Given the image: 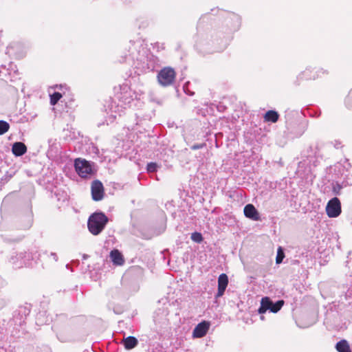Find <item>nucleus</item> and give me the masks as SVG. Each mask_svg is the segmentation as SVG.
Returning <instances> with one entry per match:
<instances>
[{
    "label": "nucleus",
    "mask_w": 352,
    "mask_h": 352,
    "mask_svg": "<svg viewBox=\"0 0 352 352\" xmlns=\"http://www.w3.org/2000/svg\"><path fill=\"white\" fill-rule=\"evenodd\" d=\"M308 70H309V69H307L306 71L303 72L302 73V74H301V75H302V76H303V77H305L306 79H310V78H311V77L307 76V73Z\"/></svg>",
    "instance_id": "2f4dec72"
},
{
    "label": "nucleus",
    "mask_w": 352,
    "mask_h": 352,
    "mask_svg": "<svg viewBox=\"0 0 352 352\" xmlns=\"http://www.w3.org/2000/svg\"><path fill=\"white\" fill-rule=\"evenodd\" d=\"M203 241V237L201 234L199 232V243Z\"/></svg>",
    "instance_id": "c9c22d12"
},
{
    "label": "nucleus",
    "mask_w": 352,
    "mask_h": 352,
    "mask_svg": "<svg viewBox=\"0 0 352 352\" xmlns=\"http://www.w3.org/2000/svg\"><path fill=\"white\" fill-rule=\"evenodd\" d=\"M321 292L325 297L331 296L342 297L344 294V298H347V292H346V287L344 285L340 286L336 283H323L320 285Z\"/></svg>",
    "instance_id": "f03ea898"
},
{
    "label": "nucleus",
    "mask_w": 352,
    "mask_h": 352,
    "mask_svg": "<svg viewBox=\"0 0 352 352\" xmlns=\"http://www.w3.org/2000/svg\"><path fill=\"white\" fill-rule=\"evenodd\" d=\"M191 239L195 243H198V232L195 231L192 233Z\"/></svg>",
    "instance_id": "bb28decb"
},
{
    "label": "nucleus",
    "mask_w": 352,
    "mask_h": 352,
    "mask_svg": "<svg viewBox=\"0 0 352 352\" xmlns=\"http://www.w3.org/2000/svg\"><path fill=\"white\" fill-rule=\"evenodd\" d=\"M25 252L21 253H15L14 255H12L10 258V263L13 265L14 268H21L23 265H26L27 259Z\"/></svg>",
    "instance_id": "0eeeda50"
},
{
    "label": "nucleus",
    "mask_w": 352,
    "mask_h": 352,
    "mask_svg": "<svg viewBox=\"0 0 352 352\" xmlns=\"http://www.w3.org/2000/svg\"><path fill=\"white\" fill-rule=\"evenodd\" d=\"M269 309L268 297H264L261 299V306L258 308V313L263 314L265 313Z\"/></svg>",
    "instance_id": "a211bd4d"
},
{
    "label": "nucleus",
    "mask_w": 352,
    "mask_h": 352,
    "mask_svg": "<svg viewBox=\"0 0 352 352\" xmlns=\"http://www.w3.org/2000/svg\"><path fill=\"white\" fill-rule=\"evenodd\" d=\"M184 91H185L187 94H188V95H190V96H192V95L194 94V93H193V92H192V91H189V90L188 89V85H187V84H186V85H185L184 86Z\"/></svg>",
    "instance_id": "c756f323"
},
{
    "label": "nucleus",
    "mask_w": 352,
    "mask_h": 352,
    "mask_svg": "<svg viewBox=\"0 0 352 352\" xmlns=\"http://www.w3.org/2000/svg\"><path fill=\"white\" fill-rule=\"evenodd\" d=\"M74 167L76 173L81 177H87L92 174V168L90 163L86 160L80 158L76 159L74 161Z\"/></svg>",
    "instance_id": "20e7f679"
},
{
    "label": "nucleus",
    "mask_w": 352,
    "mask_h": 352,
    "mask_svg": "<svg viewBox=\"0 0 352 352\" xmlns=\"http://www.w3.org/2000/svg\"><path fill=\"white\" fill-rule=\"evenodd\" d=\"M261 320H263V319H264V318H263V316H261Z\"/></svg>",
    "instance_id": "58836bf2"
},
{
    "label": "nucleus",
    "mask_w": 352,
    "mask_h": 352,
    "mask_svg": "<svg viewBox=\"0 0 352 352\" xmlns=\"http://www.w3.org/2000/svg\"><path fill=\"white\" fill-rule=\"evenodd\" d=\"M62 94L59 92H54L53 94L50 95V103L52 105L56 104L58 101L61 98Z\"/></svg>",
    "instance_id": "4be33fe9"
},
{
    "label": "nucleus",
    "mask_w": 352,
    "mask_h": 352,
    "mask_svg": "<svg viewBox=\"0 0 352 352\" xmlns=\"http://www.w3.org/2000/svg\"><path fill=\"white\" fill-rule=\"evenodd\" d=\"M210 327V322L206 320L199 322V338L204 337Z\"/></svg>",
    "instance_id": "dca6fc26"
},
{
    "label": "nucleus",
    "mask_w": 352,
    "mask_h": 352,
    "mask_svg": "<svg viewBox=\"0 0 352 352\" xmlns=\"http://www.w3.org/2000/svg\"><path fill=\"white\" fill-rule=\"evenodd\" d=\"M320 113H320V111H319V112H316V113H315L314 114H313L312 116H314V117L318 118V117H319V116H320Z\"/></svg>",
    "instance_id": "72a5a7b5"
},
{
    "label": "nucleus",
    "mask_w": 352,
    "mask_h": 352,
    "mask_svg": "<svg viewBox=\"0 0 352 352\" xmlns=\"http://www.w3.org/2000/svg\"><path fill=\"white\" fill-rule=\"evenodd\" d=\"M159 59L158 58L151 55L150 57H148V69L151 71H153L155 69L156 67L159 65Z\"/></svg>",
    "instance_id": "f3484780"
},
{
    "label": "nucleus",
    "mask_w": 352,
    "mask_h": 352,
    "mask_svg": "<svg viewBox=\"0 0 352 352\" xmlns=\"http://www.w3.org/2000/svg\"><path fill=\"white\" fill-rule=\"evenodd\" d=\"M336 349L338 352H351L349 344L345 340H342L337 342Z\"/></svg>",
    "instance_id": "2eb2a0df"
},
{
    "label": "nucleus",
    "mask_w": 352,
    "mask_h": 352,
    "mask_svg": "<svg viewBox=\"0 0 352 352\" xmlns=\"http://www.w3.org/2000/svg\"><path fill=\"white\" fill-rule=\"evenodd\" d=\"M307 122H301L299 124V131L296 133L297 136L302 135L307 129Z\"/></svg>",
    "instance_id": "393cba45"
},
{
    "label": "nucleus",
    "mask_w": 352,
    "mask_h": 352,
    "mask_svg": "<svg viewBox=\"0 0 352 352\" xmlns=\"http://www.w3.org/2000/svg\"><path fill=\"white\" fill-rule=\"evenodd\" d=\"M278 118L279 114L278 113L277 111L274 110L267 111L264 116V119L265 121L271 122L273 123L276 122L278 120Z\"/></svg>",
    "instance_id": "4468645a"
},
{
    "label": "nucleus",
    "mask_w": 352,
    "mask_h": 352,
    "mask_svg": "<svg viewBox=\"0 0 352 352\" xmlns=\"http://www.w3.org/2000/svg\"><path fill=\"white\" fill-rule=\"evenodd\" d=\"M338 313L333 311L332 309L327 310L325 314L324 323H330L334 321V318L336 317Z\"/></svg>",
    "instance_id": "6ab92c4d"
},
{
    "label": "nucleus",
    "mask_w": 352,
    "mask_h": 352,
    "mask_svg": "<svg viewBox=\"0 0 352 352\" xmlns=\"http://www.w3.org/2000/svg\"><path fill=\"white\" fill-rule=\"evenodd\" d=\"M4 348V342L1 340H0V350L3 349Z\"/></svg>",
    "instance_id": "473e14b6"
},
{
    "label": "nucleus",
    "mask_w": 352,
    "mask_h": 352,
    "mask_svg": "<svg viewBox=\"0 0 352 352\" xmlns=\"http://www.w3.org/2000/svg\"><path fill=\"white\" fill-rule=\"evenodd\" d=\"M228 285V277L223 273L221 274L218 278V290L215 295L216 298L222 296L224 294L226 287Z\"/></svg>",
    "instance_id": "1a4fd4ad"
},
{
    "label": "nucleus",
    "mask_w": 352,
    "mask_h": 352,
    "mask_svg": "<svg viewBox=\"0 0 352 352\" xmlns=\"http://www.w3.org/2000/svg\"><path fill=\"white\" fill-rule=\"evenodd\" d=\"M268 302H269L268 310L272 313H277L282 308V307L284 305L283 300H278L274 302L269 297H268Z\"/></svg>",
    "instance_id": "f8f14e48"
},
{
    "label": "nucleus",
    "mask_w": 352,
    "mask_h": 352,
    "mask_svg": "<svg viewBox=\"0 0 352 352\" xmlns=\"http://www.w3.org/2000/svg\"><path fill=\"white\" fill-rule=\"evenodd\" d=\"M243 212L244 215L251 220L259 221L261 219L259 212L254 206L251 204H248L244 207Z\"/></svg>",
    "instance_id": "6e6552de"
},
{
    "label": "nucleus",
    "mask_w": 352,
    "mask_h": 352,
    "mask_svg": "<svg viewBox=\"0 0 352 352\" xmlns=\"http://www.w3.org/2000/svg\"><path fill=\"white\" fill-rule=\"evenodd\" d=\"M104 188L101 182L95 180L91 184V195L94 201H100L103 198Z\"/></svg>",
    "instance_id": "423d86ee"
},
{
    "label": "nucleus",
    "mask_w": 352,
    "mask_h": 352,
    "mask_svg": "<svg viewBox=\"0 0 352 352\" xmlns=\"http://www.w3.org/2000/svg\"><path fill=\"white\" fill-rule=\"evenodd\" d=\"M342 188V186L339 183H336V184H333L332 191L334 195H340L341 193Z\"/></svg>",
    "instance_id": "5701e85b"
},
{
    "label": "nucleus",
    "mask_w": 352,
    "mask_h": 352,
    "mask_svg": "<svg viewBox=\"0 0 352 352\" xmlns=\"http://www.w3.org/2000/svg\"><path fill=\"white\" fill-rule=\"evenodd\" d=\"M175 70L169 67L162 69L157 74V81L163 87L172 85L175 78Z\"/></svg>",
    "instance_id": "7ed1b4c3"
},
{
    "label": "nucleus",
    "mask_w": 352,
    "mask_h": 352,
    "mask_svg": "<svg viewBox=\"0 0 352 352\" xmlns=\"http://www.w3.org/2000/svg\"><path fill=\"white\" fill-rule=\"evenodd\" d=\"M285 257V253H284V251L283 250V248L281 247H279L278 248V251H277V255H276V263L277 264H280L283 262V260Z\"/></svg>",
    "instance_id": "412c9836"
},
{
    "label": "nucleus",
    "mask_w": 352,
    "mask_h": 352,
    "mask_svg": "<svg viewBox=\"0 0 352 352\" xmlns=\"http://www.w3.org/2000/svg\"><path fill=\"white\" fill-rule=\"evenodd\" d=\"M87 257V255H85V254L83 256V258H86Z\"/></svg>",
    "instance_id": "4c0bfd02"
},
{
    "label": "nucleus",
    "mask_w": 352,
    "mask_h": 352,
    "mask_svg": "<svg viewBox=\"0 0 352 352\" xmlns=\"http://www.w3.org/2000/svg\"><path fill=\"white\" fill-rule=\"evenodd\" d=\"M49 258L50 257H52V258L53 259V261L54 262H56L58 261V256L56 253H54V252H51L50 254L49 255H47Z\"/></svg>",
    "instance_id": "cd10ccee"
},
{
    "label": "nucleus",
    "mask_w": 352,
    "mask_h": 352,
    "mask_svg": "<svg viewBox=\"0 0 352 352\" xmlns=\"http://www.w3.org/2000/svg\"><path fill=\"white\" fill-rule=\"evenodd\" d=\"M157 164L155 162H150L147 164L146 170L148 173H155L157 169Z\"/></svg>",
    "instance_id": "b1692460"
},
{
    "label": "nucleus",
    "mask_w": 352,
    "mask_h": 352,
    "mask_svg": "<svg viewBox=\"0 0 352 352\" xmlns=\"http://www.w3.org/2000/svg\"><path fill=\"white\" fill-rule=\"evenodd\" d=\"M226 45H225L222 48H221V49L219 50V51L223 50L226 48ZM216 51L217 52V51H219V50H217Z\"/></svg>",
    "instance_id": "e433bc0d"
},
{
    "label": "nucleus",
    "mask_w": 352,
    "mask_h": 352,
    "mask_svg": "<svg viewBox=\"0 0 352 352\" xmlns=\"http://www.w3.org/2000/svg\"><path fill=\"white\" fill-rule=\"evenodd\" d=\"M192 149H197V148H198V144H194L193 146H192Z\"/></svg>",
    "instance_id": "f704fd0d"
},
{
    "label": "nucleus",
    "mask_w": 352,
    "mask_h": 352,
    "mask_svg": "<svg viewBox=\"0 0 352 352\" xmlns=\"http://www.w3.org/2000/svg\"><path fill=\"white\" fill-rule=\"evenodd\" d=\"M192 336L193 338H198V324L196 325L193 329V331H192Z\"/></svg>",
    "instance_id": "c85d7f7f"
},
{
    "label": "nucleus",
    "mask_w": 352,
    "mask_h": 352,
    "mask_svg": "<svg viewBox=\"0 0 352 352\" xmlns=\"http://www.w3.org/2000/svg\"><path fill=\"white\" fill-rule=\"evenodd\" d=\"M108 221V217L103 212H94L90 215L87 221L89 231L94 235H98Z\"/></svg>",
    "instance_id": "f257e3e1"
},
{
    "label": "nucleus",
    "mask_w": 352,
    "mask_h": 352,
    "mask_svg": "<svg viewBox=\"0 0 352 352\" xmlns=\"http://www.w3.org/2000/svg\"><path fill=\"white\" fill-rule=\"evenodd\" d=\"M10 129L8 122L4 120H0V135L6 133Z\"/></svg>",
    "instance_id": "aec40b11"
},
{
    "label": "nucleus",
    "mask_w": 352,
    "mask_h": 352,
    "mask_svg": "<svg viewBox=\"0 0 352 352\" xmlns=\"http://www.w3.org/2000/svg\"><path fill=\"white\" fill-rule=\"evenodd\" d=\"M110 257L112 262L117 265H122L124 263L123 256L118 250H113L110 252Z\"/></svg>",
    "instance_id": "9b49d317"
},
{
    "label": "nucleus",
    "mask_w": 352,
    "mask_h": 352,
    "mask_svg": "<svg viewBox=\"0 0 352 352\" xmlns=\"http://www.w3.org/2000/svg\"><path fill=\"white\" fill-rule=\"evenodd\" d=\"M352 89L349 93V95L346 96L345 99V104L348 108H351L352 107Z\"/></svg>",
    "instance_id": "a878e982"
},
{
    "label": "nucleus",
    "mask_w": 352,
    "mask_h": 352,
    "mask_svg": "<svg viewBox=\"0 0 352 352\" xmlns=\"http://www.w3.org/2000/svg\"><path fill=\"white\" fill-rule=\"evenodd\" d=\"M12 151L16 157L22 156L27 152V146L21 142H16L12 144Z\"/></svg>",
    "instance_id": "9d476101"
},
{
    "label": "nucleus",
    "mask_w": 352,
    "mask_h": 352,
    "mask_svg": "<svg viewBox=\"0 0 352 352\" xmlns=\"http://www.w3.org/2000/svg\"><path fill=\"white\" fill-rule=\"evenodd\" d=\"M122 343L126 349L130 350L138 345V340L133 336H128L123 339Z\"/></svg>",
    "instance_id": "ddd939ff"
},
{
    "label": "nucleus",
    "mask_w": 352,
    "mask_h": 352,
    "mask_svg": "<svg viewBox=\"0 0 352 352\" xmlns=\"http://www.w3.org/2000/svg\"><path fill=\"white\" fill-rule=\"evenodd\" d=\"M232 19H233L236 20V21L237 23H239V22H240V18H239V16H237V15H236V14H232Z\"/></svg>",
    "instance_id": "7c9ffc66"
},
{
    "label": "nucleus",
    "mask_w": 352,
    "mask_h": 352,
    "mask_svg": "<svg viewBox=\"0 0 352 352\" xmlns=\"http://www.w3.org/2000/svg\"><path fill=\"white\" fill-rule=\"evenodd\" d=\"M350 276L352 278V272L351 274H350ZM351 281H352V279L351 280Z\"/></svg>",
    "instance_id": "ea45409f"
},
{
    "label": "nucleus",
    "mask_w": 352,
    "mask_h": 352,
    "mask_svg": "<svg viewBox=\"0 0 352 352\" xmlns=\"http://www.w3.org/2000/svg\"><path fill=\"white\" fill-rule=\"evenodd\" d=\"M342 212L341 203L340 199L335 197L331 199L326 206V212L329 217H338Z\"/></svg>",
    "instance_id": "39448f33"
}]
</instances>
